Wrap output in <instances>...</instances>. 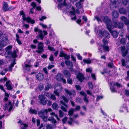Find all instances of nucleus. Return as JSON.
<instances>
[{"label": "nucleus", "mask_w": 129, "mask_h": 129, "mask_svg": "<svg viewBox=\"0 0 129 129\" xmlns=\"http://www.w3.org/2000/svg\"><path fill=\"white\" fill-rule=\"evenodd\" d=\"M115 85L117 87H121L120 84L117 82H116L115 84H113V86Z\"/></svg>", "instance_id": "774afa93"}, {"label": "nucleus", "mask_w": 129, "mask_h": 129, "mask_svg": "<svg viewBox=\"0 0 129 129\" xmlns=\"http://www.w3.org/2000/svg\"><path fill=\"white\" fill-rule=\"evenodd\" d=\"M29 112L30 113L35 114H37V112L35 109H33L31 108H30Z\"/></svg>", "instance_id": "7c9ffc66"}, {"label": "nucleus", "mask_w": 129, "mask_h": 129, "mask_svg": "<svg viewBox=\"0 0 129 129\" xmlns=\"http://www.w3.org/2000/svg\"><path fill=\"white\" fill-rule=\"evenodd\" d=\"M109 0L110 1V8L111 9H112L113 6V0Z\"/></svg>", "instance_id": "49530a36"}, {"label": "nucleus", "mask_w": 129, "mask_h": 129, "mask_svg": "<svg viewBox=\"0 0 129 129\" xmlns=\"http://www.w3.org/2000/svg\"><path fill=\"white\" fill-rule=\"evenodd\" d=\"M5 37H6L5 35H3L2 33L0 31V39H2L3 38Z\"/></svg>", "instance_id": "e2e57ef3"}, {"label": "nucleus", "mask_w": 129, "mask_h": 129, "mask_svg": "<svg viewBox=\"0 0 129 129\" xmlns=\"http://www.w3.org/2000/svg\"><path fill=\"white\" fill-rule=\"evenodd\" d=\"M77 77L78 80L81 82H82V80L84 79L83 75L81 73H79L77 76Z\"/></svg>", "instance_id": "b1692460"}, {"label": "nucleus", "mask_w": 129, "mask_h": 129, "mask_svg": "<svg viewBox=\"0 0 129 129\" xmlns=\"http://www.w3.org/2000/svg\"><path fill=\"white\" fill-rule=\"evenodd\" d=\"M76 55L77 56V58L78 59L81 60L82 59V57L79 53L77 54H76Z\"/></svg>", "instance_id": "4d7b16f0"}, {"label": "nucleus", "mask_w": 129, "mask_h": 129, "mask_svg": "<svg viewBox=\"0 0 129 129\" xmlns=\"http://www.w3.org/2000/svg\"><path fill=\"white\" fill-rule=\"evenodd\" d=\"M31 6L33 7L32 8L34 9L36 7V4L35 2H33L31 4Z\"/></svg>", "instance_id": "5fc2aeb1"}, {"label": "nucleus", "mask_w": 129, "mask_h": 129, "mask_svg": "<svg viewBox=\"0 0 129 129\" xmlns=\"http://www.w3.org/2000/svg\"><path fill=\"white\" fill-rule=\"evenodd\" d=\"M103 96H98L96 99V101H99L100 100L102 99L103 98Z\"/></svg>", "instance_id": "864d4df0"}, {"label": "nucleus", "mask_w": 129, "mask_h": 129, "mask_svg": "<svg viewBox=\"0 0 129 129\" xmlns=\"http://www.w3.org/2000/svg\"><path fill=\"white\" fill-rule=\"evenodd\" d=\"M126 40L125 38H122L120 41V44L124 45L126 44Z\"/></svg>", "instance_id": "72a5a7b5"}, {"label": "nucleus", "mask_w": 129, "mask_h": 129, "mask_svg": "<svg viewBox=\"0 0 129 129\" xmlns=\"http://www.w3.org/2000/svg\"><path fill=\"white\" fill-rule=\"evenodd\" d=\"M55 90L54 91V93L57 96H59L58 92H61L62 90L61 86L59 84H56L54 87Z\"/></svg>", "instance_id": "1a4fd4ad"}, {"label": "nucleus", "mask_w": 129, "mask_h": 129, "mask_svg": "<svg viewBox=\"0 0 129 129\" xmlns=\"http://www.w3.org/2000/svg\"><path fill=\"white\" fill-rule=\"evenodd\" d=\"M65 92L70 96L73 95L74 96L76 94L74 90H69L66 89H64Z\"/></svg>", "instance_id": "a211bd4d"}, {"label": "nucleus", "mask_w": 129, "mask_h": 129, "mask_svg": "<svg viewBox=\"0 0 129 129\" xmlns=\"http://www.w3.org/2000/svg\"><path fill=\"white\" fill-rule=\"evenodd\" d=\"M63 74L65 77L66 78L69 77L71 75L70 71L66 70L63 71Z\"/></svg>", "instance_id": "412c9836"}, {"label": "nucleus", "mask_w": 129, "mask_h": 129, "mask_svg": "<svg viewBox=\"0 0 129 129\" xmlns=\"http://www.w3.org/2000/svg\"><path fill=\"white\" fill-rule=\"evenodd\" d=\"M52 106L53 108L55 110L57 109L58 108V105L56 103H53L52 105Z\"/></svg>", "instance_id": "f704fd0d"}, {"label": "nucleus", "mask_w": 129, "mask_h": 129, "mask_svg": "<svg viewBox=\"0 0 129 129\" xmlns=\"http://www.w3.org/2000/svg\"><path fill=\"white\" fill-rule=\"evenodd\" d=\"M70 121H68V123L70 125L72 124V122L74 121V120L72 118H69Z\"/></svg>", "instance_id": "09e8293b"}, {"label": "nucleus", "mask_w": 129, "mask_h": 129, "mask_svg": "<svg viewBox=\"0 0 129 129\" xmlns=\"http://www.w3.org/2000/svg\"><path fill=\"white\" fill-rule=\"evenodd\" d=\"M37 79L38 80L41 81L44 78L43 75L42 73H39L36 76Z\"/></svg>", "instance_id": "5701e85b"}, {"label": "nucleus", "mask_w": 129, "mask_h": 129, "mask_svg": "<svg viewBox=\"0 0 129 129\" xmlns=\"http://www.w3.org/2000/svg\"><path fill=\"white\" fill-rule=\"evenodd\" d=\"M65 62L66 65L72 67H73L72 63L70 61L68 60H66L65 61Z\"/></svg>", "instance_id": "bb28decb"}, {"label": "nucleus", "mask_w": 129, "mask_h": 129, "mask_svg": "<svg viewBox=\"0 0 129 129\" xmlns=\"http://www.w3.org/2000/svg\"><path fill=\"white\" fill-rule=\"evenodd\" d=\"M25 67L26 68L25 69L29 71L30 70V68L31 67V66L29 64H25Z\"/></svg>", "instance_id": "473e14b6"}, {"label": "nucleus", "mask_w": 129, "mask_h": 129, "mask_svg": "<svg viewBox=\"0 0 129 129\" xmlns=\"http://www.w3.org/2000/svg\"><path fill=\"white\" fill-rule=\"evenodd\" d=\"M118 36V34L117 31L113 30V38H116Z\"/></svg>", "instance_id": "79ce46f5"}, {"label": "nucleus", "mask_w": 129, "mask_h": 129, "mask_svg": "<svg viewBox=\"0 0 129 129\" xmlns=\"http://www.w3.org/2000/svg\"><path fill=\"white\" fill-rule=\"evenodd\" d=\"M97 33L99 35V37L100 38L101 37V38L103 37L108 39L110 37V36L108 32L105 30L102 31L100 30H99L97 31Z\"/></svg>", "instance_id": "423d86ee"}, {"label": "nucleus", "mask_w": 129, "mask_h": 129, "mask_svg": "<svg viewBox=\"0 0 129 129\" xmlns=\"http://www.w3.org/2000/svg\"><path fill=\"white\" fill-rule=\"evenodd\" d=\"M83 61L84 62L87 63H90L91 62V61L89 59H84Z\"/></svg>", "instance_id": "a19ab883"}, {"label": "nucleus", "mask_w": 129, "mask_h": 129, "mask_svg": "<svg viewBox=\"0 0 129 129\" xmlns=\"http://www.w3.org/2000/svg\"><path fill=\"white\" fill-rule=\"evenodd\" d=\"M7 71V69H4L0 73V74L2 75H3L5 74L6 73Z\"/></svg>", "instance_id": "ea45409f"}, {"label": "nucleus", "mask_w": 129, "mask_h": 129, "mask_svg": "<svg viewBox=\"0 0 129 129\" xmlns=\"http://www.w3.org/2000/svg\"><path fill=\"white\" fill-rule=\"evenodd\" d=\"M30 46V47L33 49H35L36 48V46L34 44H31Z\"/></svg>", "instance_id": "0e129e2a"}, {"label": "nucleus", "mask_w": 129, "mask_h": 129, "mask_svg": "<svg viewBox=\"0 0 129 129\" xmlns=\"http://www.w3.org/2000/svg\"><path fill=\"white\" fill-rule=\"evenodd\" d=\"M45 95L47 97L53 100H55L56 99V98L53 94H51L48 92H46L45 93Z\"/></svg>", "instance_id": "dca6fc26"}, {"label": "nucleus", "mask_w": 129, "mask_h": 129, "mask_svg": "<svg viewBox=\"0 0 129 129\" xmlns=\"http://www.w3.org/2000/svg\"><path fill=\"white\" fill-rule=\"evenodd\" d=\"M8 38L7 37H5L2 39L0 42V48L3 47L6 44Z\"/></svg>", "instance_id": "ddd939ff"}, {"label": "nucleus", "mask_w": 129, "mask_h": 129, "mask_svg": "<svg viewBox=\"0 0 129 129\" xmlns=\"http://www.w3.org/2000/svg\"><path fill=\"white\" fill-rule=\"evenodd\" d=\"M55 78L58 81H62L64 83L66 82V79L63 78V76L60 73H58L56 76Z\"/></svg>", "instance_id": "9d476101"}, {"label": "nucleus", "mask_w": 129, "mask_h": 129, "mask_svg": "<svg viewBox=\"0 0 129 129\" xmlns=\"http://www.w3.org/2000/svg\"><path fill=\"white\" fill-rule=\"evenodd\" d=\"M121 53L122 56L123 57H125L128 53V51L126 49L125 47L123 46L121 47Z\"/></svg>", "instance_id": "2eb2a0df"}, {"label": "nucleus", "mask_w": 129, "mask_h": 129, "mask_svg": "<svg viewBox=\"0 0 129 129\" xmlns=\"http://www.w3.org/2000/svg\"><path fill=\"white\" fill-rule=\"evenodd\" d=\"M104 21L106 24L107 29L111 33L112 35H113V31L112 30L113 25L111 21L109 18L106 16L104 17L103 19Z\"/></svg>", "instance_id": "f03ea898"}, {"label": "nucleus", "mask_w": 129, "mask_h": 129, "mask_svg": "<svg viewBox=\"0 0 129 129\" xmlns=\"http://www.w3.org/2000/svg\"><path fill=\"white\" fill-rule=\"evenodd\" d=\"M6 85L8 90H10L13 88L12 86V84L10 81H8L6 82Z\"/></svg>", "instance_id": "6ab92c4d"}, {"label": "nucleus", "mask_w": 129, "mask_h": 129, "mask_svg": "<svg viewBox=\"0 0 129 129\" xmlns=\"http://www.w3.org/2000/svg\"><path fill=\"white\" fill-rule=\"evenodd\" d=\"M124 94L126 96H129V91L128 90H125L124 91Z\"/></svg>", "instance_id": "8fccbe9b"}, {"label": "nucleus", "mask_w": 129, "mask_h": 129, "mask_svg": "<svg viewBox=\"0 0 129 129\" xmlns=\"http://www.w3.org/2000/svg\"><path fill=\"white\" fill-rule=\"evenodd\" d=\"M74 110L73 109H72L71 110H70L68 112V114L69 116L71 117L74 111Z\"/></svg>", "instance_id": "4c0bfd02"}, {"label": "nucleus", "mask_w": 129, "mask_h": 129, "mask_svg": "<svg viewBox=\"0 0 129 129\" xmlns=\"http://www.w3.org/2000/svg\"><path fill=\"white\" fill-rule=\"evenodd\" d=\"M117 0L113 1V8H116L117 6H116V4L117 3Z\"/></svg>", "instance_id": "c03bdc74"}, {"label": "nucleus", "mask_w": 129, "mask_h": 129, "mask_svg": "<svg viewBox=\"0 0 129 129\" xmlns=\"http://www.w3.org/2000/svg\"><path fill=\"white\" fill-rule=\"evenodd\" d=\"M67 79V82L68 83L70 84H72V79L69 78V77Z\"/></svg>", "instance_id": "3c124183"}, {"label": "nucleus", "mask_w": 129, "mask_h": 129, "mask_svg": "<svg viewBox=\"0 0 129 129\" xmlns=\"http://www.w3.org/2000/svg\"><path fill=\"white\" fill-rule=\"evenodd\" d=\"M76 6L77 8L79 9L81 8L82 7V4L80 2L77 3L76 4Z\"/></svg>", "instance_id": "2f4dec72"}, {"label": "nucleus", "mask_w": 129, "mask_h": 129, "mask_svg": "<svg viewBox=\"0 0 129 129\" xmlns=\"http://www.w3.org/2000/svg\"><path fill=\"white\" fill-rule=\"evenodd\" d=\"M15 7H14L13 6H10L9 7L8 6V11H11L13 10L14 9H15Z\"/></svg>", "instance_id": "338daca9"}, {"label": "nucleus", "mask_w": 129, "mask_h": 129, "mask_svg": "<svg viewBox=\"0 0 129 129\" xmlns=\"http://www.w3.org/2000/svg\"><path fill=\"white\" fill-rule=\"evenodd\" d=\"M121 20L123 22L125 25L129 24V21L127 19L126 17L124 16H122L120 17Z\"/></svg>", "instance_id": "aec40b11"}, {"label": "nucleus", "mask_w": 129, "mask_h": 129, "mask_svg": "<svg viewBox=\"0 0 129 129\" xmlns=\"http://www.w3.org/2000/svg\"><path fill=\"white\" fill-rule=\"evenodd\" d=\"M101 46L103 47V49L106 52L109 51V47L108 46L105 45H101Z\"/></svg>", "instance_id": "c85d7f7f"}, {"label": "nucleus", "mask_w": 129, "mask_h": 129, "mask_svg": "<svg viewBox=\"0 0 129 129\" xmlns=\"http://www.w3.org/2000/svg\"><path fill=\"white\" fill-rule=\"evenodd\" d=\"M103 42L105 45L107 44L108 43V42L107 40L105 39H103Z\"/></svg>", "instance_id": "69168bd1"}, {"label": "nucleus", "mask_w": 129, "mask_h": 129, "mask_svg": "<svg viewBox=\"0 0 129 129\" xmlns=\"http://www.w3.org/2000/svg\"><path fill=\"white\" fill-rule=\"evenodd\" d=\"M59 113L60 117H62L63 115V112L61 110H60L59 111Z\"/></svg>", "instance_id": "a18cd8bd"}, {"label": "nucleus", "mask_w": 129, "mask_h": 129, "mask_svg": "<svg viewBox=\"0 0 129 129\" xmlns=\"http://www.w3.org/2000/svg\"><path fill=\"white\" fill-rule=\"evenodd\" d=\"M120 13L121 14H126L127 12L126 9L123 8H121L119 10Z\"/></svg>", "instance_id": "393cba45"}, {"label": "nucleus", "mask_w": 129, "mask_h": 129, "mask_svg": "<svg viewBox=\"0 0 129 129\" xmlns=\"http://www.w3.org/2000/svg\"><path fill=\"white\" fill-rule=\"evenodd\" d=\"M12 46H9L5 49L6 52L5 54V57L7 58H15L17 57V54L18 53V50H15L12 53L11 51Z\"/></svg>", "instance_id": "f257e3e1"}, {"label": "nucleus", "mask_w": 129, "mask_h": 129, "mask_svg": "<svg viewBox=\"0 0 129 129\" xmlns=\"http://www.w3.org/2000/svg\"><path fill=\"white\" fill-rule=\"evenodd\" d=\"M123 26V24L121 22H114L113 21V27H118L119 29H122Z\"/></svg>", "instance_id": "4468645a"}, {"label": "nucleus", "mask_w": 129, "mask_h": 129, "mask_svg": "<svg viewBox=\"0 0 129 129\" xmlns=\"http://www.w3.org/2000/svg\"><path fill=\"white\" fill-rule=\"evenodd\" d=\"M39 99L41 103L43 105H46L47 103V99L42 95H39Z\"/></svg>", "instance_id": "f8f14e48"}, {"label": "nucleus", "mask_w": 129, "mask_h": 129, "mask_svg": "<svg viewBox=\"0 0 129 129\" xmlns=\"http://www.w3.org/2000/svg\"><path fill=\"white\" fill-rule=\"evenodd\" d=\"M119 16V14L118 12L116 11H113V18H117Z\"/></svg>", "instance_id": "c756f323"}, {"label": "nucleus", "mask_w": 129, "mask_h": 129, "mask_svg": "<svg viewBox=\"0 0 129 129\" xmlns=\"http://www.w3.org/2000/svg\"><path fill=\"white\" fill-rule=\"evenodd\" d=\"M50 114L52 116H55V117L56 118V119L58 120L59 121L60 120L59 119L58 117V115L56 114L54 112H53L51 113H50Z\"/></svg>", "instance_id": "c9c22d12"}, {"label": "nucleus", "mask_w": 129, "mask_h": 129, "mask_svg": "<svg viewBox=\"0 0 129 129\" xmlns=\"http://www.w3.org/2000/svg\"><path fill=\"white\" fill-rule=\"evenodd\" d=\"M122 3L124 5H126L129 4V0H122Z\"/></svg>", "instance_id": "e433bc0d"}, {"label": "nucleus", "mask_w": 129, "mask_h": 129, "mask_svg": "<svg viewBox=\"0 0 129 129\" xmlns=\"http://www.w3.org/2000/svg\"><path fill=\"white\" fill-rule=\"evenodd\" d=\"M46 128L47 129H52V127L51 125L47 124L46 125Z\"/></svg>", "instance_id": "de8ad7c7"}, {"label": "nucleus", "mask_w": 129, "mask_h": 129, "mask_svg": "<svg viewBox=\"0 0 129 129\" xmlns=\"http://www.w3.org/2000/svg\"><path fill=\"white\" fill-rule=\"evenodd\" d=\"M20 15H22V19L24 21H26L28 23H30L31 24H34L35 22V21L32 19L30 17L28 16L26 17L25 14L23 11L20 12Z\"/></svg>", "instance_id": "7ed1b4c3"}, {"label": "nucleus", "mask_w": 129, "mask_h": 129, "mask_svg": "<svg viewBox=\"0 0 129 129\" xmlns=\"http://www.w3.org/2000/svg\"><path fill=\"white\" fill-rule=\"evenodd\" d=\"M62 98L63 100L66 103H67L68 102V100L65 96H62Z\"/></svg>", "instance_id": "6e6d98bb"}, {"label": "nucleus", "mask_w": 129, "mask_h": 129, "mask_svg": "<svg viewBox=\"0 0 129 129\" xmlns=\"http://www.w3.org/2000/svg\"><path fill=\"white\" fill-rule=\"evenodd\" d=\"M66 0H64L63 3V4L59 3L58 4V7L60 9H63V8L64 11H67L66 9H64V7H65L66 9H68L71 7V4L70 3H66Z\"/></svg>", "instance_id": "20e7f679"}, {"label": "nucleus", "mask_w": 129, "mask_h": 129, "mask_svg": "<svg viewBox=\"0 0 129 129\" xmlns=\"http://www.w3.org/2000/svg\"><path fill=\"white\" fill-rule=\"evenodd\" d=\"M34 30L36 32H38L39 34L37 36V38L38 39H40L41 40H43L44 38V35L42 31L37 27H35Z\"/></svg>", "instance_id": "6e6552de"}, {"label": "nucleus", "mask_w": 129, "mask_h": 129, "mask_svg": "<svg viewBox=\"0 0 129 129\" xmlns=\"http://www.w3.org/2000/svg\"><path fill=\"white\" fill-rule=\"evenodd\" d=\"M88 85L89 89H92L93 85L90 82H88Z\"/></svg>", "instance_id": "603ef678"}, {"label": "nucleus", "mask_w": 129, "mask_h": 129, "mask_svg": "<svg viewBox=\"0 0 129 129\" xmlns=\"http://www.w3.org/2000/svg\"><path fill=\"white\" fill-rule=\"evenodd\" d=\"M48 113V109H42L41 111L38 112L39 116L41 117L43 120L45 121H46L47 120V117L45 115H46Z\"/></svg>", "instance_id": "39448f33"}, {"label": "nucleus", "mask_w": 129, "mask_h": 129, "mask_svg": "<svg viewBox=\"0 0 129 129\" xmlns=\"http://www.w3.org/2000/svg\"><path fill=\"white\" fill-rule=\"evenodd\" d=\"M48 49L49 50L52 51H54L55 49L54 48L52 47H51L50 46H48Z\"/></svg>", "instance_id": "bf43d9fd"}, {"label": "nucleus", "mask_w": 129, "mask_h": 129, "mask_svg": "<svg viewBox=\"0 0 129 129\" xmlns=\"http://www.w3.org/2000/svg\"><path fill=\"white\" fill-rule=\"evenodd\" d=\"M122 62V66L123 67L126 66L125 60L124 59H122L121 60Z\"/></svg>", "instance_id": "37998d69"}, {"label": "nucleus", "mask_w": 129, "mask_h": 129, "mask_svg": "<svg viewBox=\"0 0 129 129\" xmlns=\"http://www.w3.org/2000/svg\"><path fill=\"white\" fill-rule=\"evenodd\" d=\"M64 58L67 59H69L70 58V55H67L66 54L64 56Z\"/></svg>", "instance_id": "052dcab7"}, {"label": "nucleus", "mask_w": 129, "mask_h": 129, "mask_svg": "<svg viewBox=\"0 0 129 129\" xmlns=\"http://www.w3.org/2000/svg\"><path fill=\"white\" fill-rule=\"evenodd\" d=\"M80 94L84 96L83 98V99L85 102L86 103H88V99L86 98L87 95L83 91H81L80 92Z\"/></svg>", "instance_id": "4be33fe9"}, {"label": "nucleus", "mask_w": 129, "mask_h": 129, "mask_svg": "<svg viewBox=\"0 0 129 129\" xmlns=\"http://www.w3.org/2000/svg\"><path fill=\"white\" fill-rule=\"evenodd\" d=\"M86 72H91L92 71V69L91 68H88L86 69Z\"/></svg>", "instance_id": "13d9d810"}, {"label": "nucleus", "mask_w": 129, "mask_h": 129, "mask_svg": "<svg viewBox=\"0 0 129 129\" xmlns=\"http://www.w3.org/2000/svg\"><path fill=\"white\" fill-rule=\"evenodd\" d=\"M69 69L71 73H75L76 72V70L72 67L69 68Z\"/></svg>", "instance_id": "58836bf2"}, {"label": "nucleus", "mask_w": 129, "mask_h": 129, "mask_svg": "<svg viewBox=\"0 0 129 129\" xmlns=\"http://www.w3.org/2000/svg\"><path fill=\"white\" fill-rule=\"evenodd\" d=\"M3 10L4 12H6L8 11L9 5L7 3L4 1L3 3Z\"/></svg>", "instance_id": "f3484780"}, {"label": "nucleus", "mask_w": 129, "mask_h": 129, "mask_svg": "<svg viewBox=\"0 0 129 129\" xmlns=\"http://www.w3.org/2000/svg\"><path fill=\"white\" fill-rule=\"evenodd\" d=\"M43 87L44 86L42 84H41L39 85V89H40V90H42L43 89Z\"/></svg>", "instance_id": "680f3d73"}, {"label": "nucleus", "mask_w": 129, "mask_h": 129, "mask_svg": "<svg viewBox=\"0 0 129 129\" xmlns=\"http://www.w3.org/2000/svg\"><path fill=\"white\" fill-rule=\"evenodd\" d=\"M108 83L109 85V86L111 91L113 92V81L112 79H110V80H108Z\"/></svg>", "instance_id": "a878e982"}, {"label": "nucleus", "mask_w": 129, "mask_h": 129, "mask_svg": "<svg viewBox=\"0 0 129 129\" xmlns=\"http://www.w3.org/2000/svg\"><path fill=\"white\" fill-rule=\"evenodd\" d=\"M72 11H70V15L71 17V19L72 20H75L76 19V17L75 14V12L78 14H79L80 12L78 9H76L75 11V8L73 7L72 8Z\"/></svg>", "instance_id": "0eeeda50"}, {"label": "nucleus", "mask_w": 129, "mask_h": 129, "mask_svg": "<svg viewBox=\"0 0 129 129\" xmlns=\"http://www.w3.org/2000/svg\"><path fill=\"white\" fill-rule=\"evenodd\" d=\"M38 49L36 50V52L39 54L44 51V44L43 42H40L38 43Z\"/></svg>", "instance_id": "9b49d317"}, {"label": "nucleus", "mask_w": 129, "mask_h": 129, "mask_svg": "<svg viewBox=\"0 0 129 129\" xmlns=\"http://www.w3.org/2000/svg\"><path fill=\"white\" fill-rule=\"evenodd\" d=\"M48 120L49 121H51V122L54 123H56V121L55 119L54 118L53 116H51V117H49L48 118Z\"/></svg>", "instance_id": "cd10ccee"}]
</instances>
